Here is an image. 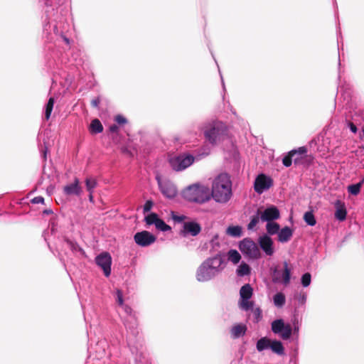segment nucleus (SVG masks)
Returning a JSON list of instances; mask_svg holds the SVG:
<instances>
[{
	"label": "nucleus",
	"instance_id": "obj_1",
	"mask_svg": "<svg viewBox=\"0 0 364 364\" xmlns=\"http://www.w3.org/2000/svg\"><path fill=\"white\" fill-rule=\"evenodd\" d=\"M231 181L227 174H220L213 183L212 196L219 203H226L231 197Z\"/></svg>",
	"mask_w": 364,
	"mask_h": 364
},
{
	"label": "nucleus",
	"instance_id": "obj_2",
	"mask_svg": "<svg viewBox=\"0 0 364 364\" xmlns=\"http://www.w3.org/2000/svg\"><path fill=\"white\" fill-rule=\"evenodd\" d=\"M184 199L190 202L204 203L210 198L208 188L199 184H192L182 191Z\"/></svg>",
	"mask_w": 364,
	"mask_h": 364
},
{
	"label": "nucleus",
	"instance_id": "obj_3",
	"mask_svg": "<svg viewBox=\"0 0 364 364\" xmlns=\"http://www.w3.org/2000/svg\"><path fill=\"white\" fill-rule=\"evenodd\" d=\"M226 134V127L220 122H214L206 127L204 135L207 141L212 144H216L224 139Z\"/></svg>",
	"mask_w": 364,
	"mask_h": 364
},
{
	"label": "nucleus",
	"instance_id": "obj_4",
	"mask_svg": "<svg viewBox=\"0 0 364 364\" xmlns=\"http://www.w3.org/2000/svg\"><path fill=\"white\" fill-rule=\"evenodd\" d=\"M240 251L252 259H258L261 257V252L255 242L250 239H244L240 242Z\"/></svg>",
	"mask_w": 364,
	"mask_h": 364
},
{
	"label": "nucleus",
	"instance_id": "obj_5",
	"mask_svg": "<svg viewBox=\"0 0 364 364\" xmlns=\"http://www.w3.org/2000/svg\"><path fill=\"white\" fill-rule=\"evenodd\" d=\"M194 161L191 155H181L170 160V164L175 171H182L190 166Z\"/></svg>",
	"mask_w": 364,
	"mask_h": 364
},
{
	"label": "nucleus",
	"instance_id": "obj_6",
	"mask_svg": "<svg viewBox=\"0 0 364 364\" xmlns=\"http://www.w3.org/2000/svg\"><path fill=\"white\" fill-rule=\"evenodd\" d=\"M134 242L141 247H148L154 243L156 237L152 233L146 230L136 232L134 236Z\"/></svg>",
	"mask_w": 364,
	"mask_h": 364
},
{
	"label": "nucleus",
	"instance_id": "obj_7",
	"mask_svg": "<svg viewBox=\"0 0 364 364\" xmlns=\"http://www.w3.org/2000/svg\"><path fill=\"white\" fill-rule=\"evenodd\" d=\"M273 185V180L261 173L257 176L255 181L254 188L257 193H262L264 190L269 189Z\"/></svg>",
	"mask_w": 364,
	"mask_h": 364
},
{
	"label": "nucleus",
	"instance_id": "obj_8",
	"mask_svg": "<svg viewBox=\"0 0 364 364\" xmlns=\"http://www.w3.org/2000/svg\"><path fill=\"white\" fill-rule=\"evenodd\" d=\"M96 264L100 267L105 275L109 277L111 274L112 257L108 252L101 253L95 258Z\"/></svg>",
	"mask_w": 364,
	"mask_h": 364
},
{
	"label": "nucleus",
	"instance_id": "obj_9",
	"mask_svg": "<svg viewBox=\"0 0 364 364\" xmlns=\"http://www.w3.org/2000/svg\"><path fill=\"white\" fill-rule=\"evenodd\" d=\"M201 231V226L196 222H186L183 223V229L180 231V235L186 237L188 235L191 236L198 235Z\"/></svg>",
	"mask_w": 364,
	"mask_h": 364
},
{
	"label": "nucleus",
	"instance_id": "obj_10",
	"mask_svg": "<svg viewBox=\"0 0 364 364\" xmlns=\"http://www.w3.org/2000/svg\"><path fill=\"white\" fill-rule=\"evenodd\" d=\"M280 218V213L279 209L274 206L271 205L266 208L263 212L261 211L260 219L262 221L272 222Z\"/></svg>",
	"mask_w": 364,
	"mask_h": 364
},
{
	"label": "nucleus",
	"instance_id": "obj_11",
	"mask_svg": "<svg viewBox=\"0 0 364 364\" xmlns=\"http://www.w3.org/2000/svg\"><path fill=\"white\" fill-rule=\"evenodd\" d=\"M258 242L261 249L268 256L274 254L273 240L267 235H264L259 237Z\"/></svg>",
	"mask_w": 364,
	"mask_h": 364
},
{
	"label": "nucleus",
	"instance_id": "obj_12",
	"mask_svg": "<svg viewBox=\"0 0 364 364\" xmlns=\"http://www.w3.org/2000/svg\"><path fill=\"white\" fill-rule=\"evenodd\" d=\"M161 193L167 198H174L177 194L176 188L170 182H159Z\"/></svg>",
	"mask_w": 364,
	"mask_h": 364
},
{
	"label": "nucleus",
	"instance_id": "obj_13",
	"mask_svg": "<svg viewBox=\"0 0 364 364\" xmlns=\"http://www.w3.org/2000/svg\"><path fill=\"white\" fill-rule=\"evenodd\" d=\"M63 191L67 196H80L82 192V188L80 186L79 179L75 178L73 183L64 186Z\"/></svg>",
	"mask_w": 364,
	"mask_h": 364
},
{
	"label": "nucleus",
	"instance_id": "obj_14",
	"mask_svg": "<svg viewBox=\"0 0 364 364\" xmlns=\"http://www.w3.org/2000/svg\"><path fill=\"white\" fill-rule=\"evenodd\" d=\"M203 263L199 267L197 271L196 277L199 282H206L215 276Z\"/></svg>",
	"mask_w": 364,
	"mask_h": 364
},
{
	"label": "nucleus",
	"instance_id": "obj_15",
	"mask_svg": "<svg viewBox=\"0 0 364 364\" xmlns=\"http://www.w3.org/2000/svg\"><path fill=\"white\" fill-rule=\"evenodd\" d=\"M293 235V230L289 227H284L278 232V241L284 243L289 241Z\"/></svg>",
	"mask_w": 364,
	"mask_h": 364
},
{
	"label": "nucleus",
	"instance_id": "obj_16",
	"mask_svg": "<svg viewBox=\"0 0 364 364\" xmlns=\"http://www.w3.org/2000/svg\"><path fill=\"white\" fill-rule=\"evenodd\" d=\"M336 210L335 213V218L340 221H343L346 218L347 211L344 203L338 200L336 203Z\"/></svg>",
	"mask_w": 364,
	"mask_h": 364
},
{
	"label": "nucleus",
	"instance_id": "obj_17",
	"mask_svg": "<svg viewBox=\"0 0 364 364\" xmlns=\"http://www.w3.org/2000/svg\"><path fill=\"white\" fill-rule=\"evenodd\" d=\"M247 327L243 324H237L231 328V335L233 338H237L245 335Z\"/></svg>",
	"mask_w": 364,
	"mask_h": 364
},
{
	"label": "nucleus",
	"instance_id": "obj_18",
	"mask_svg": "<svg viewBox=\"0 0 364 364\" xmlns=\"http://www.w3.org/2000/svg\"><path fill=\"white\" fill-rule=\"evenodd\" d=\"M89 131L92 134H97L102 132L103 126L98 119L92 120L89 127Z\"/></svg>",
	"mask_w": 364,
	"mask_h": 364
},
{
	"label": "nucleus",
	"instance_id": "obj_19",
	"mask_svg": "<svg viewBox=\"0 0 364 364\" xmlns=\"http://www.w3.org/2000/svg\"><path fill=\"white\" fill-rule=\"evenodd\" d=\"M271 350L277 355H282L284 354V348L281 341H272L270 344Z\"/></svg>",
	"mask_w": 364,
	"mask_h": 364
},
{
	"label": "nucleus",
	"instance_id": "obj_20",
	"mask_svg": "<svg viewBox=\"0 0 364 364\" xmlns=\"http://www.w3.org/2000/svg\"><path fill=\"white\" fill-rule=\"evenodd\" d=\"M252 288L249 284L242 286L240 290L241 299H250L252 296Z\"/></svg>",
	"mask_w": 364,
	"mask_h": 364
},
{
	"label": "nucleus",
	"instance_id": "obj_21",
	"mask_svg": "<svg viewBox=\"0 0 364 364\" xmlns=\"http://www.w3.org/2000/svg\"><path fill=\"white\" fill-rule=\"evenodd\" d=\"M271 340L264 337L258 340L257 342V349L258 351H262L265 349L270 348Z\"/></svg>",
	"mask_w": 364,
	"mask_h": 364
},
{
	"label": "nucleus",
	"instance_id": "obj_22",
	"mask_svg": "<svg viewBox=\"0 0 364 364\" xmlns=\"http://www.w3.org/2000/svg\"><path fill=\"white\" fill-rule=\"evenodd\" d=\"M266 229L269 235H273L277 233L278 234L280 230V225H279V223L273 221L267 222L266 225Z\"/></svg>",
	"mask_w": 364,
	"mask_h": 364
},
{
	"label": "nucleus",
	"instance_id": "obj_23",
	"mask_svg": "<svg viewBox=\"0 0 364 364\" xmlns=\"http://www.w3.org/2000/svg\"><path fill=\"white\" fill-rule=\"evenodd\" d=\"M251 269L246 263H242L237 269V274L240 277H243L250 274Z\"/></svg>",
	"mask_w": 364,
	"mask_h": 364
},
{
	"label": "nucleus",
	"instance_id": "obj_24",
	"mask_svg": "<svg viewBox=\"0 0 364 364\" xmlns=\"http://www.w3.org/2000/svg\"><path fill=\"white\" fill-rule=\"evenodd\" d=\"M291 272L288 267L287 262H284V271L282 274V282L284 284L287 285L290 282Z\"/></svg>",
	"mask_w": 364,
	"mask_h": 364
},
{
	"label": "nucleus",
	"instance_id": "obj_25",
	"mask_svg": "<svg viewBox=\"0 0 364 364\" xmlns=\"http://www.w3.org/2000/svg\"><path fill=\"white\" fill-rule=\"evenodd\" d=\"M228 235L233 237H240L242 234V228L240 226H229L227 228Z\"/></svg>",
	"mask_w": 364,
	"mask_h": 364
},
{
	"label": "nucleus",
	"instance_id": "obj_26",
	"mask_svg": "<svg viewBox=\"0 0 364 364\" xmlns=\"http://www.w3.org/2000/svg\"><path fill=\"white\" fill-rule=\"evenodd\" d=\"M363 183V181H362L358 183H355V184L348 186V191L353 196L358 195L359 193L360 192V188H361Z\"/></svg>",
	"mask_w": 364,
	"mask_h": 364
},
{
	"label": "nucleus",
	"instance_id": "obj_27",
	"mask_svg": "<svg viewBox=\"0 0 364 364\" xmlns=\"http://www.w3.org/2000/svg\"><path fill=\"white\" fill-rule=\"evenodd\" d=\"M273 299L274 305L278 307H282L285 304V296L283 293H277Z\"/></svg>",
	"mask_w": 364,
	"mask_h": 364
},
{
	"label": "nucleus",
	"instance_id": "obj_28",
	"mask_svg": "<svg viewBox=\"0 0 364 364\" xmlns=\"http://www.w3.org/2000/svg\"><path fill=\"white\" fill-rule=\"evenodd\" d=\"M284 323L283 320H274L272 323V330L274 333H279L284 329Z\"/></svg>",
	"mask_w": 364,
	"mask_h": 364
},
{
	"label": "nucleus",
	"instance_id": "obj_29",
	"mask_svg": "<svg viewBox=\"0 0 364 364\" xmlns=\"http://www.w3.org/2000/svg\"><path fill=\"white\" fill-rule=\"evenodd\" d=\"M241 259L240 253L235 250H230L228 252V259L234 264H237Z\"/></svg>",
	"mask_w": 364,
	"mask_h": 364
},
{
	"label": "nucleus",
	"instance_id": "obj_30",
	"mask_svg": "<svg viewBox=\"0 0 364 364\" xmlns=\"http://www.w3.org/2000/svg\"><path fill=\"white\" fill-rule=\"evenodd\" d=\"M54 105V99L53 97L49 98L46 105L45 111V118L46 120L50 119L53 108Z\"/></svg>",
	"mask_w": 364,
	"mask_h": 364
},
{
	"label": "nucleus",
	"instance_id": "obj_31",
	"mask_svg": "<svg viewBox=\"0 0 364 364\" xmlns=\"http://www.w3.org/2000/svg\"><path fill=\"white\" fill-rule=\"evenodd\" d=\"M304 220L309 225L314 226L316 223L315 217L311 211L306 212L304 215Z\"/></svg>",
	"mask_w": 364,
	"mask_h": 364
},
{
	"label": "nucleus",
	"instance_id": "obj_32",
	"mask_svg": "<svg viewBox=\"0 0 364 364\" xmlns=\"http://www.w3.org/2000/svg\"><path fill=\"white\" fill-rule=\"evenodd\" d=\"M260 213H261V210H260V208H259L257 211V214L252 217V219H251L250 223L247 225L248 230H252L257 225V224L259 223V220L260 218Z\"/></svg>",
	"mask_w": 364,
	"mask_h": 364
},
{
	"label": "nucleus",
	"instance_id": "obj_33",
	"mask_svg": "<svg viewBox=\"0 0 364 364\" xmlns=\"http://www.w3.org/2000/svg\"><path fill=\"white\" fill-rule=\"evenodd\" d=\"M296 151H290L287 156H285L282 159V164L286 167H289L293 161V157L295 156Z\"/></svg>",
	"mask_w": 364,
	"mask_h": 364
},
{
	"label": "nucleus",
	"instance_id": "obj_34",
	"mask_svg": "<svg viewBox=\"0 0 364 364\" xmlns=\"http://www.w3.org/2000/svg\"><path fill=\"white\" fill-rule=\"evenodd\" d=\"M206 260L208 262V263H210L211 264H213L215 269H220V270L221 269L220 266L222 265L223 261L220 256H215L213 258H210Z\"/></svg>",
	"mask_w": 364,
	"mask_h": 364
},
{
	"label": "nucleus",
	"instance_id": "obj_35",
	"mask_svg": "<svg viewBox=\"0 0 364 364\" xmlns=\"http://www.w3.org/2000/svg\"><path fill=\"white\" fill-rule=\"evenodd\" d=\"M97 181L92 178H87L85 180V185L87 190L89 193H92L94 188L97 186Z\"/></svg>",
	"mask_w": 364,
	"mask_h": 364
},
{
	"label": "nucleus",
	"instance_id": "obj_36",
	"mask_svg": "<svg viewBox=\"0 0 364 364\" xmlns=\"http://www.w3.org/2000/svg\"><path fill=\"white\" fill-rule=\"evenodd\" d=\"M156 228L161 230V231H163V232H166V231H168V230H171V228L167 224H166V223L160 219L159 218L156 225Z\"/></svg>",
	"mask_w": 364,
	"mask_h": 364
},
{
	"label": "nucleus",
	"instance_id": "obj_37",
	"mask_svg": "<svg viewBox=\"0 0 364 364\" xmlns=\"http://www.w3.org/2000/svg\"><path fill=\"white\" fill-rule=\"evenodd\" d=\"M158 219V215L155 213H151L145 217V222L149 225H156Z\"/></svg>",
	"mask_w": 364,
	"mask_h": 364
},
{
	"label": "nucleus",
	"instance_id": "obj_38",
	"mask_svg": "<svg viewBox=\"0 0 364 364\" xmlns=\"http://www.w3.org/2000/svg\"><path fill=\"white\" fill-rule=\"evenodd\" d=\"M278 334H279L283 339H288L291 336V328L289 325H284V329H282Z\"/></svg>",
	"mask_w": 364,
	"mask_h": 364
},
{
	"label": "nucleus",
	"instance_id": "obj_39",
	"mask_svg": "<svg viewBox=\"0 0 364 364\" xmlns=\"http://www.w3.org/2000/svg\"><path fill=\"white\" fill-rule=\"evenodd\" d=\"M250 299H241L240 306L242 309L249 310L253 306V302L249 301Z\"/></svg>",
	"mask_w": 364,
	"mask_h": 364
},
{
	"label": "nucleus",
	"instance_id": "obj_40",
	"mask_svg": "<svg viewBox=\"0 0 364 364\" xmlns=\"http://www.w3.org/2000/svg\"><path fill=\"white\" fill-rule=\"evenodd\" d=\"M311 275L310 273L307 272L302 275L301 277V284L304 287H307L311 284Z\"/></svg>",
	"mask_w": 364,
	"mask_h": 364
},
{
	"label": "nucleus",
	"instance_id": "obj_41",
	"mask_svg": "<svg viewBox=\"0 0 364 364\" xmlns=\"http://www.w3.org/2000/svg\"><path fill=\"white\" fill-rule=\"evenodd\" d=\"M293 151H296L295 156H302L305 157L306 154L307 153V149L305 146H301L298 149H294Z\"/></svg>",
	"mask_w": 364,
	"mask_h": 364
},
{
	"label": "nucleus",
	"instance_id": "obj_42",
	"mask_svg": "<svg viewBox=\"0 0 364 364\" xmlns=\"http://www.w3.org/2000/svg\"><path fill=\"white\" fill-rule=\"evenodd\" d=\"M203 264L207 267H209V270L213 273V275L215 276L219 272L220 269H217L215 268V267L211 264L210 263H208L207 260H205Z\"/></svg>",
	"mask_w": 364,
	"mask_h": 364
},
{
	"label": "nucleus",
	"instance_id": "obj_43",
	"mask_svg": "<svg viewBox=\"0 0 364 364\" xmlns=\"http://www.w3.org/2000/svg\"><path fill=\"white\" fill-rule=\"evenodd\" d=\"M66 242L72 250H73V251L80 250V247L76 242H74L69 240H67Z\"/></svg>",
	"mask_w": 364,
	"mask_h": 364
},
{
	"label": "nucleus",
	"instance_id": "obj_44",
	"mask_svg": "<svg viewBox=\"0 0 364 364\" xmlns=\"http://www.w3.org/2000/svg\"><path fill=\"white\" fill-rule=\"evenodd\" d=\"M114 120L119 124H124L127 122V119L121 114L117 115L114 118Z\"/></svg>",
	"mask_w": 364,
	"mask_h": 364
},
{
	"label": "nucleus",
	"instance_id": "obj_45",
	"mask_svg": "<svg viewBox=\"0 0 364 364\" xmlns=\"http://www.w3.org/2000/svg\"><path fill=\"white\" fill-rule=\"evenodd\" d=\"M252 312L255 318H259L262 316V311L259 308H252Z\"/></svg>",
	"mask_w": 364,
	"mask_h": 364
},
{
	"label": "nucleus",
	"instance_id": "obj_46",
	"mask_svg": "<svg viewBox=\"0 0 364 364\" xmlns=\"http://www.w3.org/2000/svg\"><path fill=\"white\" fill-rule=\"evenodd\" d=\"M152 206H153V202L150 200H147L144 205V212L149 211L151 209Z\"/></svg>",
	"mask_w": 364,
	"mask_h": 364
},
{
	"label": "nucleus",
	"instance_id": "obj_47",
	"mask_svg": "<svg viewBox=\"0 0 364 364\" xmlns=\"http://www.w3.org/2000/svg\"><path fill=\"white\" fill-rule=\"evenodd\" d=\"M117 301L118 304L119 305H122L123 304V296H122V292L121 290H119V289L117 290Z\"/></svg>",
	"mask_w": 364,
	"mask_h": 364
},
{
	"label": "nucleus",
	"instance_id": "obj_48",
	"mask_svg": "<svg viewBox=\"0 0 364 364\" xmlns=\"http://www.w3.org/2000/svg\"><path fill=\"white\" fill-rule=\"evenodd\" d=\"M31 203L33 204L43 203L44 198L42 196H37L31 200Z\"/></svg>",
	"mask_w": 364,
	"mask_h": 364
},
{
	"label": "nucleus",
	"instance_id": "obj_49",
	"mask_svg": "<svg viewBox=\"0 0 364 364\" xmlns=\"http://www.w3.org/2000/svg\"><path fill=\"white\" fill-rule=\"evenodd\" d=\"M304 157L302 156L296 155V156L293 157V160L295 164H300L303 163Z\"/></svg>",
	"mask_w": 364,
	"mask_h": 364
},
{
	"label": "nucleus",
	"instance_id": "obj_50",
	"mask_svg": "<svg viewBox=\"0 0 364 364\" xmlns=\"http://www.w3.org/2000/svg\"><path fill=\"white\" fill-rule=\"evenodd\" d=\"M100 103V98L99 97L92 99L90 102V104L93 107H98V105Z\"/></svg>",
	"mask_w": 364,
	"mask_h": 364
},
{
	"label": "nucleus",
	"instance_id": "obj_51",
	"mask_svg": "<svg viewBox=\"0 0 364 364\" xmlns=\"http://www.w3.org/2000/svg\"><path fill=\"white\" fill-rule=\"evenodd\" d=\"M348 124V127L350 128L352 132L355 134L358 132L357 127L355 126V124H354V123H353L352 122H349Z\"/></svg>",
	"mask_w": 364,
	"mask_h": 364
},
{
	"label": "nucleus",
	"instance_id": "obj_52",
	"mask_svg": "<svg viewBox=\"0 0 364 364\" xmlns=\"http://www.w3.org/2000/svg\"><path fill=\"white\" fill-rule=\"evenodd\" d=\"M118 129H119V127L116 124H112L109 128V132H112V133L117 132Z\"/></svg>",
	"mask_w": 364,
	"mask_h": 364
},
{
	"label": "nucleus",
	"instance_id": "obj_53",
	"mask_svg": "<svg viewBox=\"0 0 364 364\" xmlns=\"http://www.w3.org/2000/svg\"><path fill=\"white\" fill-rule=\"evenodd\" d=\"M185 216L184 215H181V216H176V215H173V219L175 220V221H177V222H181L183 221L184 219H185Z\"/></svg>",
	"mask_w": 364,
	"mask_h": 364
},
{
	"label": "nucleus",
	"instance_id": "obj_54",
	"mask_svg": "<svg viewBox=\"0 0 364 364\" xmlns=\"http://www.w3.org/2000/svg\"><path fill=\"white\" fill-rule=\"evenodd\" d=\"M89 200L90 202L93 203L94 202V199H93V196H92V193H90V195H89Z\"/></svg>",
	"mask_w": 364,
	"mask_h": 364
},
{
	"label": "nucleus",
	"instance_id": "obj_55",
	"mask_svg": "<svg viewBox=\"0 0 364 364\" xmlns=\"http://www.w3.org/2000/svg\"><path fill=\"white\" fill-rule=\"evenodd\" d=\"M44 213H46V214H49V213H51L52 211L50 210H46L44 211Z\"/></svg>",
	"mask_w": 364,
	"mask_h": 364
},
{
	"label": "nucleus",
	"instance_id": "obj_56",
	"mask_svg": "<svg viewBox=\"0 0 364 364\" xmlns=\"http://www.w3.org/2000/svg\"><path fill=\"white\" fill-rule=\"evenodd\" d=\"M273 281H274V282H278V281H279V279H278L277 278H274V279H273Z\"/></svg>",
	"mask_w": 364,
	"mask_h": 364
}]
</instances>
